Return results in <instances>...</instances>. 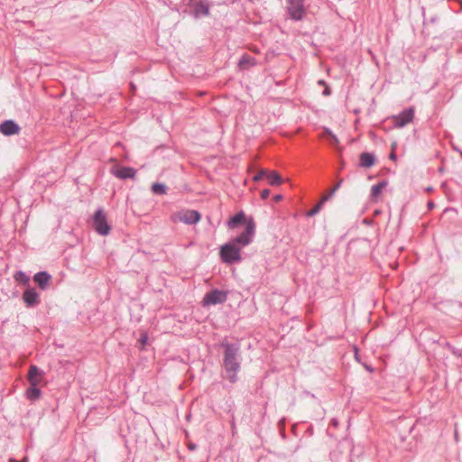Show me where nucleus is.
<instances>
[{"instance_id": "5", "label": "nucleus", "mask_w": 462, "mask_h": 462, "mask_svg": "<svg viewBox=\"0 0 462 462\" xmlns=\"http://www.w3.org/2000/svg\"><path fill=\"white\" fill-rule=\"evenodd\" d=\"M287 3L291 17L294 20H301L305 14L303 0H287Z\"/></svg>"}, {"instance_id": "27", "label": "nucleus", "mask_w": 462, "mask_h": 462, "mask_svg": "<svg viewBox=\"0 0 462 462\" xmlns=\"http://www.w3.org/2000/svg\"><path fill=\"white\" fill-rule=\"evenodd\" d=\"M323 95H324V96H328V95H330V89H329V88H328V86H326V87H325V89H324V91H323Z\"/></svg>"}, {"instance_id": "16", "label": "nucleus", "mask_w": 462, "mask_h": 462, "mask_svg": "<svg viewBox=\"0 0 462 462\" xmlns=\"http://www.w3.org/2000/svg\"><path fill=\"white\" fill-rule=\"evenodd\" d=\"M265 178L268 180L269 184L272 186H280L283 181L281 175L275 171H270L267 170Z\"/></svg>"}, {"instance_id": "21", "label": "nucleus", "mask_w": 462, "mask_h": 462, "mask_svg": "<svg viewBox=\"0 0 462 462\" xmlns=\"http://www.w3.org/2000/svg\"><path fill=\"white\" fill-rule=\"evenodd\" d=\"M138 344L140 346V349H144V331H140Z\"/></svg>"}, {"instance_id": "23", "label": "nucleus", "mask_w": 462, "mask_h": 462, "mask_svg": "<svg viewBox=\"0 0 462 462\" xmlns=\"http://www.w3.org/2000/svg\"><path fill=\"white\" fill-rule=\"evenodd\" d=\"M343 180H339L337 183L329 190V196H332L340 187Z\"/></svg>"}, {"instance_id": "3", "label": "nucleus", "mask_w": 462, "mask_h": 462, "mask_svg": "<svg viewBox=\"0 0 462 462\" xmlns=\"http://www.w3.org/2000/svg\"><path fill=\"white\" fill-rule=\"evenodd\" d=\"M92 227L100 236H107L111 226L107 222L106 215L102 208L96 210L92 217Z\"/></svg>"}, {"instance_id": "10", "label": "nucleus", "mask_w": 462, "mask_h": 462, "mask_svg": "<svg viewBox=\"0 0 462 462\" xmlns=\"http://www.w3.org/2000/svg\"><path fill=\"white\" fill-rule=\"evenodd\" d=\"M20 132V126L14 120H5L0 124V133L5 136L14 135Z\"/></svg>"}, {"instance_id": "24", "label": "nucleus", "mask_w": 462, "mask_h": 462, "mask_svg": "<svg viewBox=\"0 0 462 462\" xmlns=\"http://www.w3.org/2000/svg\"><path fill=\"white\" fill-rule=\"evenodd\" d=\"M269 195H270V190L269 189H263L261 192V198L263 199H266L269 197Z\"/></svg>"}, {"instance_id": "11", "label": "nucleus", "mask_w": 462, "mask_h": 462, "mask_svg": "<svg viewBox=\"0 0 462 462\" xmlns=\"http://www.w3.org/2000/svg\"><path fill=\"white\" fill-rule=\"evenodd\" d=\"M51 280V276L47 272H39L34 274L33 281L38 284L41 290L45 291Z\"/></svg>"}, {"instance_id": "33", "label": "nucleus", "mask_w": 462, "mask_h": 462, "mask_svg": "<svg viewBox=\"0 0 462 462\" xmlns=\"http://www.w3.org/2000/svg\"><path fill=\"white\" fill-rule=\"evenodd\" d=\"M332 137H333L334 141L337 143V137H336V136H334V135H333Z\"/></svg>"}, {"instance_id": "29", "label": "nucleus", "mask_w": 462, "mask_h": 462, "mask_svg": "<svg viewBox=\"0 0 462 462\" xmlns=\"http://www.w3.org/2000/svg\"><path fill=\"white\" fill-rule=\"evenodd\" d=\"M282 199V195H276L273 197V200L276 201V202H279Z\"/></svg>"}, {"instance_id": "17", "label": "nucleus", "mask_w": 462, "mask_h": 462, "mask_svg": "<svg viewBox=\"0 0 462 462\" xmlns=\"http://www.w3.org/2000/svg\"><path fill=\"white\" fill-rule=\"evenodd\" d=\"M245 220V216L244 212H239L235 215L227 223L229 228H234L237 224H240Z\"/></svg>"}, {"instance_id": "28", "label": "nucleus", "mask_w": 462, "mask_h": 462, "mask_svg": "<svg viewBox=\"0 0 462 462\" xmlns=\"http://www.w3.org/2000/svg\"><path fill=\"white\" fill-rule=\"evenodd\" d=\"M390 159L393 160V161H396V154H395V152L394 151H392V152L390 153Z\"/></svg>"}, {"instance_id": "8", "label": "nucleus", "mask_w": 462, "mask_h": 462, "mask_svg": "<svg viewBox=\"0 0 462 462\" xmlns=\"http://www.w3.org/2000/svg\"><path fill=\"white\" fill-rule=\"evenodd\" d=\"M111 173L120 180L132 179L136 171L132 167L116 166L111 169Z\"/></svg>"}, {"instance_id": "2", "label": "nucleus", "mask_w": 462, "mask_h": 462, "mask_svg": "<svg viewBox=\"0 0 462 462\" xmlns=\"http://www.w3.org/2000/svg\"><path fill=\"white\" fill-rule=\"evenodd\" d=\"M237 348L226 345L224 352V367L227 374V379L235 383L236 381V373L240 368L237 362Z\"/></svg>"}, {"instance_id": "18", "label": "nucleus", "mask_w": 462, "mask_h": 462, "mask_svg": "<svg viewBox=\"0 0 462 462\" xmlns=\"http://www.w3.org/2000/svg\"><path fill=\"white\" fill-rule=\"evenodd\" d=\"M167 186L162 183H154L152 185V191L157 195H163L167 192Z\"/></svg>"}, {"instance_id": "31", "label": "nucleus", "mask_w": 462, "mask_h": 462, "mask_svg": "<svg viewBox=\"0 0 462 462\" xmlns=\"http://www.w3.org/2000/svg\"><path fill=\"white\" fill-rule=\"evenodd\" d=\"M395 147H396V143H393L392 144V151H394V152H395Z\"/></svg>"}, {"instance_id": "9", "label": "nucleus", "mask_w": 462, "mask_h": 462, "mask_svg": "<svg viewBox=\"0 0 462 462\" xmlns=\"http://www.w3.org/2000/svg\"><path fill=\"white\" fill-rule=\"evenodd\" d=\"M23 300L28 308L35 307L40 303V295L34 288H28L23 293Z\"/></svg>"}, {"instance_id": "12", "label": "nucleus", "mask_w": 462, "mask_h": 462, "mask_svg": "<svg viewBox=\"0 0 462 462\" xmlns=\"http://www.w3.org/2000/svg\"><path fill=\"white\" fill-rule=\"evenodd\" d=\"M44 375V372L38 368L36 365H31L28 372V381L30 383L35 382L40 383Z\"/></svg>"}, {"instance_id": "32", "label": "nucleus", "mask_w": 462, "mask_h": 462, "mask_svg": "<svg viewBox=\"0 0 462 462\" xmlns=\"http://www.w3.org/2000/svg\"><path fill=\"white\" fill-rule=\"evenodd\" d=\"M319 84H320V85H324L325 83H324V81H323V80H319Z\"/></svg>"}, {"instance_id": "30", "label": "nucleus", "mask_w": 462, "mask_h": 462, "mask_svg": "<svg viewBox=\"0 0 462 462\" xmlns=\"http://www.w3.org/2000/svg\"><path fill=\"white\" fill-rule=\"evenodd\" d=\"M196 448V446L194 444H189V448L191 449V450H194Z\"/></svg>"}, {"instance_id": "4", "label": "nucleus", "mask_w": 462, "mask_h": 462, "mask_svg": "<svg viewBox=\"0 0 462 462\" xmlns=\"http://www.w3.org/2000/svg\"><path fill=\"white\" fill-rule=\"evenodd\" d=\"M226 292L219 290H213L205 294L203 298V306L223 303L226 300Z\"/></svg>"}, {"instance_id": "15", "label": "nucleus", "mask_w": 462, "mask_h": 462, "mask_svg": "<svg viewBox=\"0 0 462 462\" xmlns=\"http://www.w3.org/2000/svg\"><path fill=\"white\" fill-rule=\"evenodd\" d=\"M375 163V157L370 152H362L360 154V166L363 168H371Z\"/></svg>"}, {"instance_id": "22", "label": "nucleus", "mask_w": 462, "mask_h": 462, "mask_svg": "<svg viewBox=\"0 0 462 462\" xmlns=\"http://www.w3.org/2000/svg\"><path fill=\"white\" fill-rule=\"evenodd\" d=\"M322 208L321 203H318L309 213L308 216H314L316 215Z\"/></svg>"}, {"instance_id": "6", "label": "nucleus", "mask_w": 462, "mask_h": 462, "mask_svg": "<svg viewBox=\"0 0 462 462\" xmlns=\"http://www.w3.org/2000/svg\"><path fill=\"white\" fill-rule=\"evenodd\" d=\"M414 117V109L409 108L393 117L395 126L401 128L411 123Z\"/></svg>"}, {"instance_id": "13", "label": "nucleus", "mask_w": 462, "mask_h": 462, "mask_svg": "<svg viewBox=\"0 0 462 462\" xmlns=\"http://www.w3.org/2000/svg\"><path fill=\"white\" fill-rule=\"evenodd\" d=\"M387 185H388V182L386 180H383V181L379 182L378 184L374 185L371 188V194H370L371 200L374 202L378 201L379 199L381 198L383 190L386 188Z\"/></svg>"}, {"instance_id": "19", "label": "nucleus", "mask_w": 462, "mask_h": 462, "mask_svg": "<svg viewBox=\"0 0 462 462\" xmlns=\"http://www.w3.org/2000/svg\"><path fill=\"white\" fill-rule=\"evenodd\" d=\"M14 278L17 282H22L23 284H26L29 282V277L22 271L17 272L14 274Z\"/></svg>"}, {"instance_id": "25", "label": "nucleus", "mask_w": 462, "mask_h": 462, "mask_svg": "<svg viewBox=\"0 0 462 462\" xmlns=\"http://www.w3.org/2000/svg\"><path fill=\"white\" fill-rule=\"evenodd\" d=\"M198 12H201L202 14H208V7L204 6V5H201L199 9H198Z\"/></svg>"}, {"instance_id": "20", "label": "nucleus", "mask_w": 462, "mask_h": 462, "mask_svg": "<svg viewBox=\"0 0 462 462\" xmlns=\"http://www.w3.org/2000/svg\"><path fill=\"white\" fill-rule=\"evenodd\" d=\"M266 173H267V170L265 169H262L254 177V181H259L261 180L263 178H265L266 177Z\"/></svg>"}, {"instance_id": "14", "label": "nucleus", "mask_w": 462, "mask_h": 462, "mask_svg": "<svg viewBox=\"0 0 462 462\" xmlns=\"http://www.w3.org/2000/svg\"><path fill=\"white\" fill-rule=\"evenodd\" d=\"M38 384L35 382L30 383V387L26 391V398L31 401H36L41 397L42 391L38 388Z\"/></svg>"}, {"instance_id": "26", "label": "nucleus", "mask_w": 462, "mask_h": 462, "mask_svg": "<svg viewBox=\"0 0 462 462\" xmlns=\"http://www.w3.org/2000/svg\"><path fill=\"white\" fill-rule=\"evenodd\" d=\"M331 196H329V193L327 194V195H324L320 201L319 203H321V205L323 206V204L330 198Z\"/></svg>"}, {"instance_id": "1", "label": "nucleus", "mask_w": 462, "mask_h": 462, "mask_svg": "<svg viewBox=\"0 0 462 462\" xmlns=\"http://www.w3.org/2000/svg\"><path fill=\"white\" fill-rule=\"evenodd\" d=\"M255 232V223L250 218L246 221V227L244 233L220 248V257L223 262L230 263L241 260V246L249 245Z\"/></svg>"}, {"instance_id": "7", "label": "nucleus", "mask_w": 462, "mask_h": 462, "mask_svg": "<svg viewBox=\"0 0 462 462\" xmlns=\"http://www.w3.org/2000/svg\"><path fill=\"white\" fill-rule=\"evenodd\" d=\"M176 217L185 224H195L198 223L201 216L200 214L196 210H184L181 212H179L176 216Z\"/></svg>"}]
</instances>
